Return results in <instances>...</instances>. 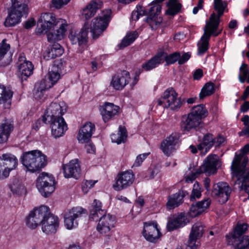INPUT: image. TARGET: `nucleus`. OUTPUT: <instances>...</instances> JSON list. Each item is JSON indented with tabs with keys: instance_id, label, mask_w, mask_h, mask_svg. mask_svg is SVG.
Instances as JSON below:
<instances>
[{
	"instance_id": "e2e57ef3",
	"label": "nucleus",
	"mask_w": 249,
	"mask_h": 249,
	"mask_svg": "<svg viewBox=\"0 0 249 249\" xmlns=\"http://www.w3.org/2000/svg\"><path fill=\"white\" fill-rule=\"evenodd\" d=\"M149 154L150 153H145L139 155L135 160L133 166L136 167L139 166Z\"/></svg>"
},
{
	"instance_id": "72a5a7b5",
	"label": "nucleus",
	"mask_w": 249,
	"mask_h": 249,
	"mask_svg": "<svg viewBox=\"0 0 249 249\" xmlns=\"http://www.w3.org/2000/svg\"><path fill=\"white\" fill-rule=\"evenodd\" d=\"M14 128L13 124L5 121L0 124V144L6 142Z\"/></svg>"
},
{
	"instance_id": "cd10ccee",
	"label": "nucleus",
	"mask_w": 249,
	"mask_h": 249,
	"mask_svg": "<svg viewBox=\"0 0 249 249\" xmlns=\"http://www.w3.org/2000/svg\"><path fill=\"white\" fill-rule=\"evenodd\" d=\"M188 194L187 191L180 190L177 193L169 196L166 203L167 208L171 210L178 207L182 203L183 198Z\"/></svg>"
},
{
	"instance_id": "f257e3e1",
	"label": "nucleus",
	"mask_w": 249,
	"mask_h": 249,
	"mask_svg": "<svg viewBox=\"0 0 249 249\" xmlns=\"http://www.w3.org/2000/svg\"><path fill=\"white\" fill-rule=\"evenodd\" d=\"M68 23L65 19L56 18L52 13H42L37 22L36 32L37 34L47 33V40L50 43L62 39L67 29Z\"/></svg>"
},
{
	"instance_id": "774afa93",
	"label": "nucleus",
	"mask_w": 249,
	"mask_h": 249,
	"mask_svg": "<svg viewBox=\"0 0 249 249\" xmlns=\"http://www.w3.org/2000/svg\"><path fill=\"white\" fill-rule=\"evenodd\" d=\"M85 148L88 153L94 154L95 152V147L93 143L86 144Z\"/></svg>"
},
{
	"instance_id": "9d476101",
	"label": "nucleus",
	"mask_w": 249,
	"mask_h": 249,
	"mask_svg": "<svg viewBox=\"0 0 249 249\" xmlns=\"http://www.w3.org/2000/svg\"><path fill=\"white\" fill-rule=\"evenodd\" d=\"M67 106L64 102L52 103L46 109L42 117V121L47 124V120H52L58 118H63L62 116L66 113Z\"/></svg>"
},
{
	"instance_id": "e433bc0d",
	"label": "nucleus",
	"mask_w": 249,
	"mask_h": 249,
	"mask_svg": "<svg viewBox=\"0 0 249 249\" xmlns=\"http://www.w3.org/2000/svg\"><path fill=\"white\" fill-rule=\"evenodd\" d=\"M64 53V49L59 44H54L51 48L46 50L44 57L47 60L60 56Z\"/></svg>"
},
{
	"instance_id": "9b49d317",
	"label": "nucleus",
	"mask_w": 249,
	"mask_h": 249,
	"mask_svg": "<svg viewBox=\"0 0 249 249\" xmlns=\"http://www.w3.org/2000/svg\"><path fill=\"white\" fill-rule=\"evenodd\" d=\"M249 151V143L246 144L241 149L240 153H235L232 160L231 170L232 172H236L237 174H243L245 172V167L248 162V158L244 156Z\"/></svg>"
},
{
	"instance_id": "1a4fd4ad",
	"label": "nucleus",
	"mask_w": 249,
	"mask_h": 249,
	"mask_svg": "<svg viewBox=\"0 0 249 249\" xmlns=\"http://www.w3.org/2000/svg\"><path fill=\"white\" fill-rule=\"evenodd\" d=\"M135 179V176L131 170L121 172L115 178L113 188L116 191H121L131 186Z\"/></svg>"
},
{
	"instance_id": "473e14b6",
	"label": "nucleus",
	"mask_w": 249,
	"mask_h": 249,
	"mask_svg": "<svg viewBox=\"0 0 249 249\" xmlns=\"http://www.w3.org/2000/svg\"><path fill=\"white\" fill-rule=\"evenodd\" d=\"M211 202V199L208 198L193 204L190 208L192 216H196L204 212L209 207Z\"/></svg>"
},
{
	"instance_id": "c03bdc74",
	"label": "nucleus",
	"mask_w": 249,
	"mask_h": 249,
	"mask_svg": "<svg viewBox=\"0 0 249 249\" xmlns=\"http://www.w3.org/2000/svg\"><path fill=\"white\" fill-rule=\"evenodd\" d=\"M168 7L166 11L168 15L174 16L177 14L181 9V4L178 3L177 0H169L167 3Z\"/></svg>"
},
{
	"instance_id": "39448f33",
	"label": "nucleus",
	"mask_w": 249,
	"mask_h": 249,
	"mask_svg": "<svg viewBox=\"0 0 249 249\" xmlns=\"http://www.w3.org/2000/svg\"><path fill=\"white\" fill-rule=\"evenodd\" d=\"M218 162V157L216 155L208 156L205 160L203 164L199 167L195 173H192L190 176H188L186 178V181L192 182L202 173H204L208 176L215 173Z\"/></svg>"
},
{
	"instance_id": "5fc2aeb1",
	"label": "nucleus",
	"mask_w": 249,
	"mask_h": 249,
	"mask_svg": "<svg viewBox=\"0 0 249 249\" xmlns=\"http://www.w3.org/2000/svg\"><path fill=\"white\" fill-rule=\"evenodd\" d=\"M146 13V11L144 8L140 5H138L136 6V10L132 12L131 18L133 20L136 21L140 18V16H143Z\"/></svg>"
},
{
	"instance_id": "f3484780",
	"label": "nucleus",
	"mask_w": 249,
	"mask_h": 249,
	"mask_svg": "<svg viewBox=\"0 0 249 249\" xmlns=\"http://www.w3.org/2000/svg\"><path fill=\"white\" fill-rule=\"evenodd\" d=\"M130 78L128 71H121L112 76L110 85L116 90H122L128 84Z\"/></svg>"
},
{
	"instance_id": "09e8293b",
	"label": "nucleus",
	"mask_w": 249,
	"mask_h": 249,
	"mask_svg": "<svg viewBox=\"0 0 249 249\" xmlns=\"http://www.w3.org/2000/svg\"><path fill=\"white\" fill-rule=\"evenodd\" d=\"M20 18L21 15L18 16L10 11L5 19L4 25L5 27L14 26L20 22Z\"/></svg>"
},
{
	"instance_id": "6e6552de",
	"label": "nucleus",
	"mask_w": 249,
	"mask_h": 249,
	"mask_svg": "<svg viewBox=\"0 0 249 249\" xmlns=\"http://www.w3.org/2000/svg\"><path fill=\"white\" fill-rule=\"evenodd\" d=\"M18 164V159L14 155L6 153L0 156V179H3L8 177L10 171L14 169Z\"/></svg>"
},
{
	"instance_id": "f704fd0d",
	"label": "nucleus",
	"mask_w": 249,
	"mask_h": 249,
	"mask_svg": "<svg viewBox=\"0 0 249 249\" xmlns=\"http://www.w3.org/2000/svg\"><path fill=\"white\" fill-rule=\"evenodd\" d=\"M214 143L215 139L213 135L209 133L204 136L202 142L197 145V148L204 155L212 147Z\"/></svg>"
},
{
	"instance_id": "c756f323",
	"label": "nucleus",
	"mask_w": 249,
	"mask_h": 249,
	"mask_svg": "<svg viewBox=\"0 0 249 249\" xmlns=\"http://www.w3.org/2000/svg\"><path fill=\"white\" fill-rule=\"evenodd\" d=\"M20 61H24L18 65V73L22 79H26L32 73L34 70V66L31 62L24 60V57H21Z\"/></svg>"
},
{
	"instance_id": "a18cd8bd",
	"label": "nucleus",
	"mask_w": 249,
	"mask_h": 249,
	"mask_svg": "<svg viewBox=\"0 0 249 249\" xmlns=\"http://www.w3.org/2000/svg\"><path fill=\"white\" fill-rule=\"evenodd\" d=\"M60 70L54 64L52 67L51 71H50L47 75V79L50 83L52 84L53 86L59 80L60 75Z\"/></svg>"
},
{
	"instance_id": "393cba45",
	"label": "nucleus",
	"mask_w": 249,
	"mask_h": 249,
	"mask_svg": "<svg viewBox=\"0 0 249 249\" xmlns=\"http://www.w3.org/2000/svg\"><path fill=\"white\" fill-rule=\"evenodd\" d=\"M187 223V218L183 213L175 214L169 218L167 223V229L169 231H172L184 227Z\"/></svg>"
},
{
	"instance_id": "f8f14e48",
	"label": "nucleus",
	"mask_w": 249,
	"mask_h": 249,
	"mask_svg": "<svg viewBox=\"0 0 249 249\" xmlns=\"http://www.w3.org/2000/svg\"><path fill=\"white\" fill-rule=\"evenodd\" d=\"M87 211L81 207H73L64 214V224L67 229L71 230L78 226V220Z\"/></svg>"
},
{
	"instance_id": "8fccbe9b",
	"label": "nucleus",
	"mask_w": 249,
	"mask_h": 249,
	"mask_svg": "<svg viewBox=\"0 0 249 249\" xmlns=\"http://www.w3.org/2000/svg\"><path fill=\"white\" fill-rule=\"evenodd\" d=\"M214 85L212 82L206 83L201 90L199 98L202 99L205 97L210 96L214 92Z\"/></svg>"
},
{
	"instance_id": "a211bd4d",
	"label": "nucleus",
	"mask_w": 249,
	"mask_h": 249,
	"mask_svg": "<svg viewBox=\"0 0 249 249\" xmlns=\"http://www.w3.org/2000/svg\"><path fill=\"white\" fill-rule=\"evenodd\" d=\"M47 123L50 124L52 135L55 138L62 136L68 129L67 124L63 118L47 120Z\"/></svg>"
},
{
	"instance_id": "603ef678",
	"label": "nucleus",
	"mask_w": 249,
	"mask_h": 249,
	"mask_svg": "<svg viewBox=\"0 0 249 249\" xmlns=\"http://www.w3.org/2000/svg\"><path fill=\"white\" fill-rule=\"evenodd\" d=\"M247 229L248 225L247 224H242L238 225L236 227L233 232L226 236V238L228 239L231 237V236L234 235H235V236L241 237V235L247 230Z\"/></svg>"
},
{
	"instance_id": "2eb2a0df",
	"label": "nucleus",
	"mask_w": 249,
	"mask_h": 249,
	"mask_svg": "<svg viewBox=\"0 0 249 249\" xmlns=\"http://www.w3.org/2000/svg\"><path fill=\"white\" fill-rule=\"evenodd\" d=\"M142 235L146 240L151 242H156L161 236L157 222H144Z\"/></svg>"
},
{
	"instance_id": "79ce46f5",
	"label": "nucleus",
	"mask_w": 249,
	"mask_h": 249,
	"mask_svg": "<svg viewBox=\"0 0 249 249\" xmlns=\"http://www.w3.org/2000/svg\"><path fill=\"white\" fill-rule=\"evenodd\" d=\"M195 117H197L202 122V119L205 118L208 115V112L203 105H199L193 107L189 113Z\"/></svg>"
},
{
	"instance_id": "c9c22d12",
	"label": "nucleus",
	"mask_w": 249,
	"mask_h": 249,
	"mask_svg": "<svg viewBox=\"0 0 249 249\" xmlns=\"http://www.w3.org/2000/svg\"><path fill=\"white\" fill-rule=\"evenodd\" d=\"M102 208V203L99 200L95 199L90 210L89 218L93 221L97 220L99 216L106 214V211Z\"/></svg>"
},
{
	"instance_id": "4c0bfd02",
	"label": "nucleus",
	"mask_w": 249,
	"mask_h": 249,
	"mask_svg": "<svg viewBox=\"0 0 249 249\" xmlns=\"http://www.w3.org/2000/svg\"><path fill=\"white\" fill-rule=\"evenodd\" d=\"M204 233V226L200 222L195 223L192 228L190 233L189 239L190 241H195L201 237Z\"/></svg>"
},
{
	"instance_id": "864d4df0",
	"label": "nucleus",
	"mask_w": 249,
	"mask_h": 249,
	"mask_svg": "<svg viewBox=\"0 0 249 249\" xmlns=\"http://www.w3.org/2000/svg\"><path fill=\"white\" fill-rule=\"evenodd\" d=\"M240 73L238 75L239 81L241 83H244L246 80L247 81L248 77L249 75V70L248 68V65L243 63L240 67Z\"/></svg>"
},
{
	"instance_id": "f03ea898",
	"label": "nucleus",
	"mask_w": 249,
	"mask_h": 249,
	"mask_svg": "<svg viewBox=\"0 0 249 249\" xmlns=\"http://www.w3.org/2000/svg\"><path fill=\"white\" fill-rule=\"evenodd\" d=\"M21 161L27 170L31 173L39 171L47 162L46 156L37 150L23 153Z\"/></svg>"
},
{
	"instance_id": "bb28decb",
	"label": "nucleus",
	"mask_w": 249,
	"mask_h": 249,
	"mask_svg": "<svg viewBox=\"0 0 249 249\" xmlns=\"http://www.w3.org/2000/svg\"><path fill=\"white\" fill-rule=\"evenodd\" d=\"M103 2L101 0H92L83 8L82 16L87 20L93 17L97 10L102 7Z\"/></svg>"
},
{
	"instance_id": "13d9d810",
	"label": "nucleus",
	"mask_w": 249,
	"mask_h": 249,
	"mask_svg": "<svg viewBox=\"0 0 249 249\" xmlns=\"http://www.w3.org/2000/svg\"><path fill=\"white\" fill-rule=\"evenodd\" d=\"M52 87V84L50 83L48 80L45 78L39 83L38 87H37V91L38 92L42 93L43 91L48 89Z\"/></svg>"
},
{
	"instance_id": "20e7f679",
	"label": "nucleus",
	"mask_w": 249,
	"mask_h": 249,
	"mask_svg": "<svg viewBox=\"0 0 249 249\" xmlns=\"http://www.w3.org/2000/svg\"><path fill=\"white\" fill-rule=\"evenodd\" d=\"M111 10L107 9L92 19L90 30L93 38H98L106 29L111 18Z\"/></svg>"
},
{
	"instance_id": "58836bf2",
	"label": "nucleus",
	"mask_w": 249,
	"mask_h": 249,
	"mask_svg": "<svg viewBox=\"0 0 249 249\" xmlns=\"http://www.w3.org/2000/svg\"><path fill=\"white\" fill-rule=\"evenodd\" d=\"M220 20H218V24L216 25L215 23L214 22V21H216V20L213 19V20H211V19H209V21L206 23L204 29V34L207 35H209L210 38L211 36H217L220 34L222 32V29L219 30L218 32H217L220 23Z\"/></svg>"
},
{
	"instance_id": "6e6d98bb",
	"label": "nucleus",
	"mask_w": 249,
	"mask_h": 249,
	"mask_svg": "<svg viewBox=\"0 0 249 249\" xmlns=\"http://www.w3.org/2000/svg\"><path fill=\"white\" fill-rule=\"evenodd\" d=\"M10 11L18 16L21 15V18L28 11L27 5H12Z\"/></svg>"
},
{
	"instance_id": "4be33fe9",
	"label": "nucleus",
	"mask_w": 249,
	"mask_h": 249,
	"mask_svg": "<svg viewBox=\"0 0 249 249\" xmlns=\"http://www.w3.org/2000/svg\"><path fill=\"white\" fill-rule=\"evenodd\" d=\"M115 221V218L113 215L110 214L102 215L97 226V230L101 234L107 233L114 227Z\"/></svg>"
},
{
	"instance_id": "b1692460",
	"label": "nucleus",
	"mask_w": 249,
	"mask_h": 249,
	"mask_svg": "<svg viewBox=\"0 0 249 249\" xmlns=\"http://www.w3.org/2000/svg\"><path fill=\"white\" fill-rule=\"evenodd\" d=\"M95 130V125L88 122L85 124L79 129L77 135V140L79 142H88L90 139L92 134Z\"/></svg>"
},
{
	"instance_id": "412c9836",
	"label": "nucleus",
	"mask_w": 249,
	"mask_h": 249,
	"mask_svg": "<svg viewBox=\"0 0 249 249\" xmlns=\"http://www.w3.org/2000/svg\"><path fill=\"white\" fill-rule=\"evenodd\" d=\"M181 128L184 132H189L192 130H197L202 126V122L192 114H188L187 116L183 117L180 124Z\"/></svg>"
},
{
	"instance_id": "6ab92c4d",
	"label": "nucleus",
	"mask_w": 249,
	"mask_h": 249,
	"mask_svg": "<svg viewBox=\"0 0 249 249\" xmlns=\"http://www.w3.org/2000/svg\"><path fill=\"white\" fill-rule=\"evenodd\" d=\"M63 170L65 178L78 179L81 174V168L78 160L73 159L67 164H64Z\"/></svg>"
},
{
	"instance_id": "680f3d73",
	"label": "nucleus",
	"mask_w": 249,
	"mask_h": 249,
	"mask_svg": "<svg viewBox=\"0 0 249 249\" xmlns=\"http://www.w3.org/2000/svg\"><path fill=\"white\" fill-rule=\"evenodd\" d=\"M10 189L13 193L19 195L24 193L25 192L24 186L21 184L16 185L13 184L10 186Z\"/></svg>"
},
{
	"instance_id": "7c9ffc66",
	"label": "nucleus",
	"mask_w": 249,
	"mask_h": 249,
	"mask_svg": "<svg viewBox=\"0 0 249 249\" xmlns=\"http://www.w3.org/2000/svg\"><path fill=\"white\" fill-rule=\"evenodd\" d=\"M13 92L9 89L0 84V104H3L5 108L10 107Z\"/></svg>"
},
{
	"instance_id": "3c124183",
	"label": "nucleus",
	"mask_w": 249,
	"mask_h": 249,
	"mask_svg": "<svg viewBox=\"0 0 249 249\" xmlns=\"http://www.w3.org/2000/svg\"><path fill=\"white\" fill-rule=\"evenodd\" d=\"M146 21L152 30H156L161 23L162 18L159 16H147Z\"/></svg>"
},
{
	"instance_id": "49530a36",
	"label": "nucleus",
	"mask_w": 249,
	"mask_h": 249,
	"mask_svg": "<svg viewBox=\"0 0 249 249\" xmlns=\"http://www.w3.org/2000/svg\"><path fill=\"white\" fill-rule=\"evenodd\" d=\"M164 0H154L150 4V6L147 16H159L161 10V5L160 3Z\"/></svg>"
},
{
	"instance_id": "a19ab883",
	"label": "nucleus",
	"mask_w": 249,
	"mask_h": 249,
	"mask_svg": "<svg viewBox=\"0 0 249 249\" xmlns=\"http://www.w3.org/2000/svg\"><path fill=\"white\" fill-rule=\"evenodd\" d=\"M138 34L136 31L127 33L125 36L122 39L121 42L118 44L120 49H123L132 43L138 37Z\"/></svg>"
},
{
	"instance_id": "052dcab7",
	"label": "nucleus",
	"mask_w": 249,
	"mask_h": 249,
	"mask_svg": "<svg viewBox=\"0 0 249 249\" xmlns=\"http://www.w3.org/2000/svg\"><path fill=\"white\" fill-rule=\"evenodd\" d=\"M179 58V53L175 52L169 55H167L164 57V59L166 63V65L175 63Z\"/></svg>"
},
{
	"instance_id": "2f4dec72",
	"label": "nucleus",
	"mask_w": 249,
	"mask_h": 249,
	"mask_svg": "<svg viewBox=\"0 0 249 249\" xmlns=\"http://www.w3.org/2000/svg\"><path fill=\"white\" fill-rule=\"evenodd\" d=\"M164 53L160 52L150 60L143 63L142 68L146 71H149L157 67L160 64L164 62Z\"/></svg>"
},
{
	"instance_id": "37998d69",
	"label": "nucleus",
	"mask_w": 249,
	"mask_h": 249,
	"mask_svg": "<svg viewBox=\"0 0 249 249\" xmlns=\"http://www.w3.org/2000/svg\"><path fill=\"white\" fill-rule=\"evenodd\" d=\"M210 40V35L204 33L201 37L200 41L198 43L197 54L199 55H203L209 48V41Z\"/></svg>"
},
{
	"instance_id": "0e129e2a",
	"label": "nucleus",
	"mask_w": 249,
	"mask_h": 249,
	"mask_svg": "<svg viewBox=\"0 0 249 249\" xmlns=\"http://www.w3.org/2000/svg\"><path fill=\"white\" fill-rule=\"evenodd\" d=\"M70 0H52L53 6L57 8H61L63 5L67 4Z\"/></svg>"
},
{
	"instance_id": "dca6fc26",
	"label": "nucleus",
	"mask_w": 249,
	"mask_h": 249,
	"mask_svg": "<svg viewBox=\"0 0 249 249\" xmlns=\"http://www.w3.org/2000/svg\"><path fill=\"white\" fill-rule=\"evenodd\" d=\"M88 24L85 23L80 31H71L69 36L71 43L79 46L85 45L88 42Z\"/></svg>"
},
{
	"instance_id": "ea45409f",
	"label": "nucleus",
	"mask_w": 249,
	"mask_h": 249,
	"mask_svg": "<svg viewBox=\"0 0 249 249\" xmlns=\"http://www.w3.org/2000/svg\"><path fill=\"white\" fill-rule=\"evenodd\" d=\"M127 136V131L125 128L120 126L118 132L117 133L112 134L110 137L113 142L120 144L125 142Z\"/></svg>"
},
{
	"instance_id": "de8ad7c7",
	"label": "nucleus",
	"mask_w": 249,
	"mask_h": 249,
	"mask_svg": "<svg viewBox=\"0 0 249 249\" xmlns=\"http://www.w3.org/2000/svg\"><path fill=\"white\" fill-rule=\"evenodd\" d=\"M236 176L239 177L238 179L241 180L242 184L240 187L241 190H244L249 195V170L247 171V174L244 175L245 172L243 174H237L236 172H233Z\"/></svg>"
},
{
	"instance_id": "ddd939ff",
	"label": "nucleus",
	"mask_w": 249,
	"mask_h": 249,
	"mask_svg": "<svg viewBox=\"0 0 249 249\" xmlns=\"http://www.w3.org/2000/svg\"><path fill=\"white\" fill-rule=\"evenodd\" d=\"M231 189L225 182H219L213 186L212 195L221 203H225L229 199Z\"/></svg>"
},
{
	"instance_id": "423d86ee",
	"label": "nucleus",
	"mask_w": 249,
	"mask_h": 249,
	"mask_svg": "<svg viewBox=\"0 0 249 249\" xmlns=\"http://www.w3.org/2000/svg\"><path fill=\"white\" fill-rule=\"evenodd\" d=\"M54 177L46 172L39 174L36 179V186L40 193L45 197H48L55 190Z\"/></svg>"
},
{
	"instance_id": "7ed1b4c3",
	"label": "nucleus",
	"mask_w": 249,
	"mask_h": 249,
	"mask_svg": "<svg viewBox=\"0 0 249 249\" xmlns=\"http://www.w3.org/2000/svg\"><path fill=\"white\" fill-rule=\"evenodd\" d=\"M178 93L172 88L166 89L160 98L155 101L157 106L163 108L169 107L174 111H178L182 106L183 101L181 98H178Z\"/></svg>"
},
{
	"instance_id": "c85d7f7f",
	"label": "nucleus",
	"mask_w": 249,
	"mask_h": 249,
	"mask_svg": "<svg viewBox=\"0 0 249 249\" xmlns=\"http://www.w3.org/2000/svg\"><path fill=\"white\" fill-rule=\"evenodd\" d=\"M227 240L228 244L233 246L235 249H247L249 247V236L247 235L238 237L234 235Z\"/></svg>"
},
{
	"instance_id": "bf43d9fd",
	"label": "nucleus",
	"mask_w": 249,
	"mask_h": 249,
	"mask_svg": "<svg viewBox=\"0 0 249 249\" xmlns=\"http://www.w3.org/2000/svg\"><path fill=\"white\" fill-rule=\"evenodd\" d=\"M6 41L7 40L4 39L0 43V60L4 57V55L10 49V44L7 43Z\"/></svg>"
},
{
	"instance_id": "0eeeda50",
	"label": "nucleus",
	"mask_w": 249,
	"mask_h": 249,
	"mask_svg": "<svg viewBox=\"0 0 249 249\" xmlns=\"http://www.w3.org/2000/svg\"><path fill=\"white\" fill-rule=\"evenodd\" d=\"M49 214V208L41 206L32 211L26 218V225L30 229H35L39 224H42L45 216Z\"/></svg>"
},
{
	"instance_id": "4d7b16f0",
	"label": "nucleus",
	"mask_w": 249,
	"mask_h": 249,
	"mask_svg": "<svg viewBox=\"0 0 249 249\" xmlns=\"http://www.w3.org/2000/svg\"><path fill=\"white\" fill-rule=\"evenodd\" d=\"M201 190L198 182H196L193 186V189L192 191L190 196V200L193 201L196 198H199L201 196Z\"/></svg>"
},
{
	"instance_id": "aec40b11",
	"label": "nucleus",
	"mask_w": 249,
	"mask_h": 249,
	"mask_svg": "<svg viewBox=\"0 0 249 249\" xmlns=\"http://www.w3.org/2000/svg\"><path fill=\"white\" fill-rule=\"evenodd\" d=\"M43 220L42 230L47 234L54 233L59 227L58 218L52 214L49 211V214Z\"/></svg>"
},
{
	"instance_id": "4468645a",
	"label": "nucleus",
	"mask_w": 249,
	"mask_h": 249,
	"mask_svg": "<svg viewBox=\"0 0 249 249\" xmlns=\"http://www.w3.org/2000/svg\"><path fill=\"white\" fill-rule=\"evenodd\" d=\"M179 142L178 135L177 133H172L162 141L160 149L165 156L169 157L176 150Z\"/></svg>"
},
{
	"instance_id": "5701e85b",
	"label": "nucleus",
	"mask_w": 249,
	"mask_h": 249,
	"mask_svg": "<svg viewBox=\"0 0 249 249\" xmlns=\"http://www.w3.org/2000/svg\"><path fill=\"white\" fill-rule=\"evenodd\" d=\"M119 109V107L108 102L100 106V111L104 122L106 123L112 119L118 114Z\"/></svg>"
},
{
	"instance_id": "a878e982",
	"label": "nucleus",
	"mask_w": 249,
	"mask_h": 249,
	"mask_svg": "<svg viewBox=\"0 0 249 249\" xmlns=\"http://www.w3.org/2000/svg\"><path fill=\"white\" fill-rule=\"evenodd\" d=\"M228 2L226 1L222 0H214L213 1V9L217 12V14L215 13H213L209 18V19L213 20V19L216 20L214 21L216 25L218 24V20L223 15L224 12H228Z\"/></svg>"
},
{
	"instance_id": "69168bd1",
	"label": "nucleus",
	"mask_w": 249,
	"mask_h": 249,
	"mask_svg": "<svg viewBox=\"0 0 249 249\" xmlns=\"http://www.w3.org/2000/svg\"><path fill=\"white\" fill-rule=\"evenodd\" d=\"M191 57V53L189 52L183 53L181 56L179 54V58L178 61L179 65H182L186 62Z\"/></svg>"
},
{
	"instance_id": "338daca9",
	"label": "nucleus",
	"mask_w": 249,
	"mask_h": 249,
	"mask_svg": "<svg viewBox=\"0 0 249 249\" xmlns=\"http://www.w3.org/2000/svg\"><path fill=\"white\" fill-rule=\"evenodd\" d=\"M203 71L201 69H198L196 70L193 74V77L195 80H198L203 76Z\"/></svg>"
}]
</instances>
